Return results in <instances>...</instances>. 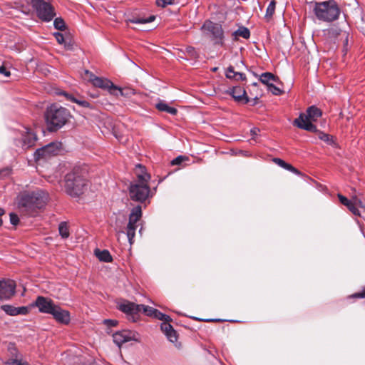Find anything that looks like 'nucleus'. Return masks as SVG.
Returning <instances> with one entry per match:
<instances>
[{"label":"nucleus","mask_w":365,"mask_h":365,"mask_svg":"<svg viewBox=\"0 0 365 365\" xmlns=\"http://www.w3.org/2000/svg\"><path fill=\"white\" fill-rule=\"evenodd\" d=\"M202 30L210 36L215 44L223 45L224 31L220 24L207 20L204 22Z\"/></svg>","instance_id":"1a4fd4ad"},{"label":"nucleus","mask_w":365,"mask_h":365,"mask_svg":"<svg viewBox=\"0 0 365 365\" xmlns=\"http://www.w3.org/2000/svg\"><path fill=\"white\" fill-rule=\"evenodd\" d=\"M178 170V169H175V170H170V171H168V175H167L166 176H165V177H164V179H165L168 175H170L171 173H173V172H175V171H176V170Z\"/></svg>","instance_id":"603ef678"},{"label":"nucleus","mask_w":365,"mask_h":365,"mask_svg":"<svg viewBox=\"0 0 365 365\" xmlns=\"http://www.w3.org/2000/svg\"><path fill=\"white\" fill-rule=\"evenodd\" d=\"M22 148L26 150L34 145L37 140L36 135L28 128H24L22 132Z\"/></svg>","instance_id":"f3484780"},{"label":"nucleus","mask_w":365,"mask_h":365,"mask_svg":"<svg viewBox=\"0 0 365 365\" xmlns=\"http://www.w3.org/2000/svg\"><path fill=\"white\" fill-rule=\"evenodd\" d=\"M187 52H190V51H191V48H190V47H189V48H187Z\"/></svg>","instance_id":"6e6d98bb"},{"label":"nucleus","mask_w":365,"mask_h":365,"mask_svg":"<svg viewBox=\"0 0 365 365\" xmlns=\"http://www.w3.org/2000/svg\"><path fill=\"white\" fill-rule=\"evenodd\" d=\"M137 229L136 223L128 221L126 227V235L130 245L133 243V238L135 235V231Z\"/></svg>","instance_id":"5701e85b"},{"label":"nucleus","mask_w":365,"mask_h":365,"mask_svg":"<svg viewBox=\"0 0 365 365\" xmlns=\"http://www.w3.org/2000/svg\"><path fill=\"white\" fill-rule=\"evenodd\" d=\"M259 132V129L257 128H255V127L250 130L251 135L253 137L255 135H257Z\"/></svg>","instance_id":"de8ad7c7"},{"label":"nucleus","mask_w":365,"mask_h":365,"mask_svg":"<svg viewBox=\"0 0 365 365\" xmlns=\"http://www.w3.org/2000/svg\"><path fill=\"white\" fill-rule=\"evenodd\" d=\"M268 90H269V91H270L272 94H274L275 96L281 95L283 92L279 88L274 86L273 83L269 84Z\"/></svg>","instance_id":"e433bc0d"},{"label":"nucleus","mask_w":365,"mask_h":365,"mask_svg":"<svg viewBox=\"0 0 365 365\" xmlns=\"http://www.w3.org/2000/svg\"><path fill=\"white\" fill-rule=\"evenodd\" d=\"M47 198L46 192L41 190L21 192L17 196L18 209L26 216H34L38 210L45 206Z\"/></svg>","instance_id":"f257e3e1"},{"label":"nucleus","mask_w":365,"mask_h":365,"mask_svg":"<svg viewBox=\"0 0 365 365\" xmlns=\"http://www.w3.org/2000/svg\"><path fill=\"white\" fill-rule=\"evenodd\" d=\"M274 11H275V1H272L269 3V4L268 5V6L267 8L265 16L267 18H271L273 16V14H274Z\"/></svg>","instance_id":"c9c22d12"},{"label":"nucleus","mask_w":365,"mask_h":365,"mask_svg":"<svg viewBox=\"0 0 365 365\" xmlns=\"http://www.w3.org/2000/svg\"><path fill=\"white\" fill-rule=\"evenodd\" d=\"M95 255L100 261L104 262H110L113 260L112 256L107 250H100L96 249L95 250Z\"/></svg>","instance_id":"b1692460"},{"label":"nucleus","mask_w":365,"mask_h":365,"mask_svg":"<svg viewBox=\"0 0 365 365\" xmlns=\"http://www.w3.org/2000/svg\"><path fill=\"white\" fill-rule=\"evenodd\" d=\"M31 4L38 17L43 21H51L56 15L53 6L43 0H31Z\"/></svg>","instance_id":"6e6552de"},{"label":"nucleus","mask_w":365,"mask_h":365,"mask_svg":"<svg viewBox=\"0 0 365 365\" xmlns=\"http://www.w3.org/2000/svg\"><path fill=\"white\" fill-rule=\"evenodd\" d=\"M4 213H5L4 210L0 207V227L3 224V220L1 219V217L4 215Z\"/></svg>","instance_id":"09e8293b"},{"label":"nucleus","mask_w":365,"mask_h":365,"mask_svg":"<svg viewBox=\"0 0 365 365\" xmlns=\"http://www.w3.org/2000/svg\"><path fill=\"white\" fill-rule=\"evenodd\" d=\"M32 307H36L39 312L43 314H51L56 307L52 299L43 297L38 296L36 300L32 303Z\"/></svg>","instance_id":"f8f14e48"},{"label":"nucleus","mask_w":365,"mask_h":365,"mask_svg":"<svg viewBox=\"0 0 365 365\" xmlns=\"http://www.w3.org/2000/svg\"><path fill=\"white\" fill-rule=\"evenodd\" d=\"M352 298H365V286L363 287L361 292L354 293L351 296Z\"/></svg>","instance_id":"37998d69"},{"label":"nucleus","mask_w":365,"mask_h":365,"mask_svg":"<svg viewBox=\"0 0 365 365\" xmlns=\"http://www.w3.org/2000/svg\"><path fill=\"white\" fill-rule=\"evenodd\" d=\"M0 73L6 77H9L11 75L10 71H7L4 65L0 66Z\"/></svg>","instance_id":"c03bdc74"},{"label":"nucleus","mask_w":365,"mask_h":365,"mask_svg":"<svg viewBox=\"0 0 365 365\" xmlns=\"http://www.w3.org/2000/svg\"><path fill=\"white\" fill-rule=\"evenodd\" d=\"M226 78L229 79H235L236 81H246V76L244 73L235 72L234 70V67L230 66L226 72H225Z\"/></svg>","instance_id":"412c9836"},{"label":"nucleus","mask_w":365,"mask_h":365,"mask_svg":"<svg viewBox=\"0 0 365 365\" xmlns=\"http://www.w3.org/2000/svg\"><path fill=\"white\" fill-rule=\"evenodd\" d=\"M232 35L235 38L240 36L245 39H248L250 36V31L245 26H240L237 30L233 32Z\"/></svg>","instance_id":"7c9ffc66"},{"label":"nucleus","mask_w":365,"mask_h":365,"mask_svg":"<svg viewBox=\"0 0 365 365\" xmlns=\"http://www.w3.org/2000/svg\"><path fill=\"white\" fill-rule=\"evenodd\" d=\"M319 138L327 143L328 145L336 147V143L334 141L332 135H330L324 133H320L319 135Z\"/></svg>","instance_id":"2f4dec72"},{"label":"nucleus","mask_w":365,"mask_h":365,"mask_svg":"<svg viewBox=\"0 0 365 365\" xmlns=\"http://www.w3.org/2000/svg\"><path fill=\"white\" fill-rule=\"evenodd\" d=\"M361 21H362L364 24H365V15H364V14H363V15L361 16Z\"/></svg>","instance_id":"864d4df0"},{"label":"nucleus","mask_w":365,"mask_h":365,"mask_svg":"<svg viewBox=\"0 0 365 365\" xmlns=\"http://www.w3.org/2000/svg\"><path fill=\"white\" fill-rule=\"evenodd\" d=\"M51 315L56 319V321L63 324H69L71 320L69 312L61 309L58 305H56Z\"/></svg>","instance_id":"a211bd4d"},{"label":"nucleus","mask_w":365,"mask_h":365,"mask_svg":"<svg viewBox=\"0 0 365 365\" xmlns=\"http://www.w3.org/2000/svg\"><path fill=\"white\" fill-rule=\"evenodd\" d=\"M217 69H218V68L215 67V68H212V71H216Z\"/></svg>","instance_id":"5fc2aeb1"},{"label":"nucleus","mask_w":365,"mask_h":365,"mask_svg":"<svg viewBox=\"0 0 365 365\" xmlns=\"http://www.w3.org/2000/svg\"><path fill=\"white\" fill-rule=\"evenodd\" d=\"M339 200L340 202L347 207V208L349 210L351 213H353L356 216H360V212L358 210V208L356 207V203H361V200H358L356 197H354V202H352L351 200H349L346 197L338 195Z\"/></svg>","instance_id":"aec40b11"},{"label":"nucleus","mask_w":365,"mask_h":365,"mask_svg":"<svg viewBox=\"0 0 365 365\" xmlns=\"http://www.w3.org/2000/svg\"><path fill=\"white\" fill-rule=\"evenodd\" d=\"M1 309L10 316L26 315L29 312L28 307H15L9 304L2 305Z\"/></svg>","instance_id":"6ab92c4d"},{"label":"nucleus","mask_w":365,"mask_h":365,"mask_svg":"<svg viewBox=\"0 0 365 365\" xmlns=\"http://www.w3.org/2000/svg\"><path fill=\"white\" fill-rule=\"evenodd\" d=\"M53 36L59 44H63L66 41V38H64L63 35L60 32H55L53 34Z\"/></svg>","instance_id":"a19ab883"},{"label":"nucleus","mask_w":365,"mask_h":365,"mask_svg":"<svg viewBox=\"0 0 365 365\" xmlns=\"http://www.w3.org/2000/svg\"><path fill=\"white\" fill-rule=\"evenodd\" d=\"M58 94L66 96V98L67 99L71 100L72 102L76 103L77 104H78L79 106H81L82 107H84V108L90 107V103L88 101H83V100H78L76 98H74L73 96H72L71 95H70L64 91L58 93Z\"/></svg>","instance_id":"c756f323"},{"label":"nucleus","mask_w":365,"mask_h":365,"mask_svg":"<svg viewBox=\"0 0 365 365\" xmlns=\"http://www.w3.org/2000/svg\"><path fill=\"white\" fill-rule=\"evenodd\" d=\"M277 79L278 78L276 76L269 72L263 73L259 77V81L263 84L267 85V87L269 84H272L273 82L277 81Z\"/></svg>","instance_id":"393cba45"},{"label":"nucleus","mask_w":365,"mask_h":365,"mask_svg":"<svg viewBox=\"0 0 365 365\" xmlns=\"http://www.w3.org/2000/svg\"><path fill=\"white\" fill-rule=\"evenodd\" d=\"M54 28L57 30L64 31L66 29V24L62 18H56L53 21Z\"/></svg>","instance_id":"f704fd0d"},{"label":"nucleus","mask_w":365,"mask_h":365,"mask_svg":"<svg viewBox=\"0 0 365 365\" xmlns=\"http://www.w3.org/2000/svg\"><path fill=\"white\" fill-rule=\"evenodd\" d=\"M156 108L160 111L166 112L172 115H175L177 113V110L175 108L170 107L166 103L163 101L158 102L156 106Z\"/></svg>","instance_id":"bb28decb"},{"label":"nucleus","mask_w":365,"mask_h":365,"mask_svg":"<svg viewBox=\"0 0 365 365\" xmlns=\"http://www.w3.org/2000/svg\"><path fill=\"white\" fill-rule=\"evenodd\" d=\"M227 93L230 95L236 102L247 104L250 101L246 91L240 86L230 88L227 91Z\"/></svg>","instance_id":"dca6fc26"},{"label":"nucleus","mask_w":365,"mask_h":365,"mask_svg":"<svg viewBox=\"0 0 365 365\" xmlns=\"http://www.w3.org/2000/svg\"><path fill=\"white\" fill-rule=\"evenodd\" d=\"M153 317L162 321L160 324L162 332L165 335L170 342L175 344V347L180 349L181 344L177 343L178 335L170 323L172 320L170 317L156 309Z\"/></svg>","instance_id":"0eeeda50"},{"label":"nucleus","mask_w":365,"mask_h":365,"mask_svg":"<svg viewBox=\"0 0 365 365\" xmlns=\"http://www.w3.org/2000/svg\"><path fill=\"white\" fill-rule=\"evenodd\" d=\"M58 231L62 238L66 239L69 237V230L66 222H61L59 224Z\"/></svg>","instance_id":"473e14b6"},{"label":"nucleus","mask_w":365,"mask_h":365,"mask_svg":"<svg viewBox=\"0 0 365 365\" xmlns=\"http://www.w3.org/2000/svg\"><path fill=\"white\" fill-rule=\"evenodd\" d=\"M156 5L159 7L164 8L168 5L173 4V0H156Z\"/></svg>","instance_id":"4c0bfd02"},{"label":"nucleus","mask_w":365,"mask_h":365,"mask_svg":"<svg viewBox=\"0 0 365 365\" xmlns=\"http://www.w3.org/2000/svg\"><path fill=\"white\" fill-rule=\"evenodd\" d=\"M61 148L60 142H51L38 149L34 153V159L39 160L42 158H46L52 155L58 154Z\"/></svg>","instance_id":"9b49d317"},{"label":"nucleus","mask_w":365,"mask_h":365,"mask_svg":"<svg viewBox=\"0 0 365 365\" xmlns=\"http://www.w3.org/2000/svg\"><path fill=\"white\" fill-rule=\"evenodd\" d=\"M113 342L120 348L124 343L130 341H138L136 334L133 331L123 330L113 334Z\"/></svg>","instance_id":"4468645a"},{"label":"nucleus","mask_w":365,"mask_h":365,"mask_svg":"<svg viewBox=\"0 0 365 365\" xmlns=\"http://www.w3.org/2000/svg\"><path fill=\"white\" fill-rule=\"evenodd\" d=\"M64 45V47L68 49V50H71L72 48H73V45L72 43H71V41H67L66 40L64 41V43H63Z\"/></svg>","instance_id":"49530a36"},{"label":"nucleus","mask_w":365,"mask_h":365,"mask_svg":"<svg viewBox=\"0 0 365 365\" xmlns=\"http://www.w3.org/2000/svg\"><path fill=\"white\" fill-rule=\"evenodd\" d=\"M272 161L274 163H276L277 165H278L279 166H280L281 168H282L287 170H289V171H290L294 174H297V175H301V172L299 170H298L297 168L293 167L291 164L286 163L284 160H283L281 158H273Z\"/></svg>","instance_id":"4be33fe9"},{"label":"nucleus","mask_w":365,"mask_h":365,"mask_svg":"<svg viewBox=\"0 0 365 365\" xmlns=\"http://www.w3.org/2000/svg\"><path fill=\"white\" fill-rule=\"evenodd\" d=\"M183 160H184V166H185V165L189 164L187 163L189 161L188 157L184 156Z\"/></svg>","instance_id":"3c124183"},{"label":"nucleus","mask_w":365,"mask_h":365,"mask_svg":"<svg viewBox=\"0 0 365 365\" xmlns=\"http://www.w3.org/2000/svg\"><path fill=\"white\" fill-rule=\"evenodd\" d=\"M142 216V207L140 205L134 207L129 215V221L136 223Z\"/></svg>","instance_id":"a878e982"},{"label":"nucleus","mask_w":365,"mask_h":365,"mask_svg":"<svg viewBox=\"0 0 365 365\" xmlns=\"http://www.w3.org/2000/svg\"><path fill=\"white\" fill-rule=\"evenodd\" d=\"M118 309L127 314L128 319L135 322L139 314V304L123 301L118 304Z\"/></svg>","instance_id":"ddd939ff"},{"label":"nucleus","mask_w":365,"mask_h":365,"mask_svg":"<svg viewBox=\"0 0 365 365\" xmlns=\"http://www.w3.org/2000/svg\"><path fill=\"white\" fill-rule=\"evenodd\" d=\"M44 116L48 130L55 132L66 124L71 113L67 108L52 104L46 108Z\"/></svg>","instance_id":"20e7f679"},{"label":"nucleus","mask_w":365,"mask_h":365,"mask_svg":"<svg viewBox=\"0 0 365 365\" xmlns=\"http://www.w3.org/2000/svg\"><path fill=\"white\" fill-rule=\"evenodd\" d=\"M7 364L8 365H29L27 362H22L18 359H11Z\"/></svg>","instance_id":"79ce46f5"},{"label":"nucleus","mask_w":365,"mask_h":365,"mask_svg":"<svg viewBox=\"0 0 365 365\" xmlns=\"http://www.w3.org/2000/svg\"><path fill=\"white\" fill-rule=\"evenodd\" d=\"M118 322L116 320L113 319H105L104 324L109 327H115L116 326Z\"/></svg>","instance_id":"a18cd8bd"},{"label":"nucleus","mask_w":365,"mask_h":365,"mask_svg":"<svg viewBox=\"0 0 365 365\" xmlns=\"http://www.w3.org/2000/svg\"><path fill=\"white\" fill-rule=\"evenodd\" d=\"M155 19V16L153 15H151L148 18L133 16L128 19V21L133 24H144L153 21Z\"/></svg>","instance_id":"c85d7f7f"},{"label":"nucleus","mask_w":365,"mask_h":365,"mask_svg":"<svg viewBox=\"0 0 365 365\" xmlns=\"http://www.w3.org/2000/svg\"><path fill=\"white\" fill-rule=\"evenodd\" d=\"M155 311H156V309L153 308L149 306L143 305V304H139V313L143 312L148 317H153Z\"/></svg>","instance_id":"72a5a7b5"},{"label":"nucleus","mask_w":365,"mask_h":365,"mask_svg":"<svg viewBox=\"0 0 365 365\" xmlns=\"http://www.w3.org/2000/svg\"><path fill=\"white\" fill-rule=\"evenodd\" d=\"M65 190L71 197H78L86 190V170L81 167H74L64 178Z\"/></svg>","instance_id":"7ed1b4c3"},{"label":"nucleus","mask_w":365,"mask_h":365,"mask_svg":"<svg viewBox=\"0 0 365 365\" xmlns=\"http://www.w3.org/2000/svg\"><path fill=\"white\" fill-rule=\"evenodd\" d=\"M85 73L88 81H91L94 86L107 90L110 94L115 93V90H117V86L114 85L113 82L108 78L96 76L88 70L85 71Z\"/></svg>","instance_id":"9d476101"},{"label":"nucleus","mask_w":365,"mask_h":365,"mask_svg":"<svg viewBox=\"0 0 365 365\" xmlns=\"http://www.w3.org/2000/svg\"><path fill=\"white\" fill-rule=\"evenodd\" d=\"M135 93V90L130 88H121L117 86V90H115V93H111L114 96H122L125 97H130Z\"/></svg>","instance_id":"cd10ccee"},{"label":"nucleus","mask_w":365,"mask_h":365,"mask_svg":"<svg viewBox=\"0 0 365 365\" xmlns=\"http://www.w3.org/2000/svg\"><path fill=\"white\" fill-rule=\"evenodd\" d=\"M322 115V112L319 108L315 106H309L307 110V115L301 113L294 120V125L301 129L315 133L317 131V128L312 121H317Z\"/></svg>","instance_id":"423d86ee"},{"label":"nucleus","mask_w":365,"mask_h":365,"mask_svg":"<svg viewBox=\"0 0 365 365\" xmlns=\"http://www.w3.org/2000/svg\"><path fill=\"white\" fill-rule=\"evenodd\" d=\"M205 322H221L222 320L220 319H204Z\"/></svg>","instance_id":"8fccbe9b"},{"label":"nucleus","mask_w":365,"mask_h":365,"mask_svg":"<svg viewBox=\"0 0 365 365\" xmlns=\"http://www.w3.org/2000/svg\"><path fill=\"white\" fill-rule=\"evenodd\" d=\"M10 222L13 225H16L19 222V218L18 215L14 212L9 214Z\"/></svg>","instance_id":"58836bf2"},{"label":"nucleus","mask_w":365,"mask_h":365,"mask_svg":"<svg viewBox=\"0 0 365 365\" xmlns=\"http://www.w3.org/2000/svg\"><path fill=\"white\" fill-rule=\"evenodd\" d=\"M182 163V155H178L176 158L170 161V165L171 166L180 165Z\"/></svg>","instance_id":"ea45409f"},{"label":"nucleus","mask_w":365,"mask_h":365,"mask_svg":"<svg viewBox=\"0 0 365 365\" xmlns=\"http://www.w3.org/2000/svg\"><path fill=\"white\" fill-rule=\"evenodd\" d=\"M16 284L13 280L0 281V299H9L15 294Z\"/></svg>","instance_id":"2eb2a0df"},{"label":"nucleus","mask_w":365,"mask_h":365,"mask_svg":"<svg viewBox=\"0 0 365 365\" xmlns=\"http://www.w3.org/2000/svg\"><path fill=\"white\" fill-rule=\"evenodd\" d=\"M135 173L137 179L130 184V197L133 201L143 202L148 198L150 192L148 185L150 175L147 173L145 168L140 164L135 165Z\"/></svg>","instance_id":"f03ea898"},{"label":"nucleus","mask_w":365,"mask_h":365,"mask_svg":"<svg viewBox=\"0 0 365 365\" xmlns=\"http://www.w3.org/2000/svg\"><path fill=\"white\" fill-rule=\"evenodd\" d=\"M313 11L317 19L329 23L339 19L341 14V9L335 0L315 2Z\"/></svg>","instance_id":"39448f33"}]
</instances>
